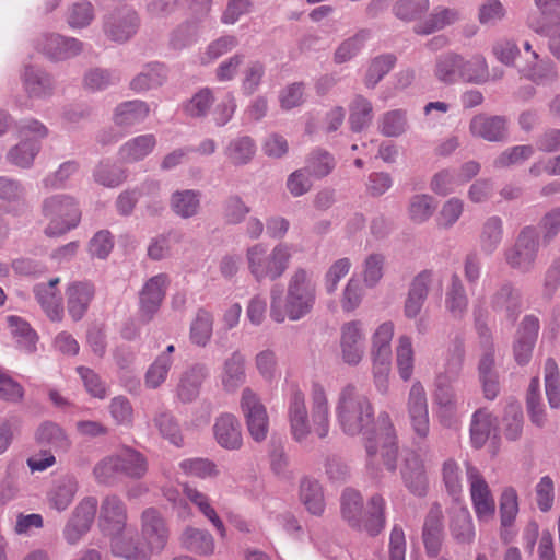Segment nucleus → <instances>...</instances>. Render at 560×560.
I'll return each mask as SVG.
<instances>
[{"label": "nucleus", "mask_w": 560, "mask_h": 560, "mask_svg": "<svg viewBox=\"0 0 560 560\" xmlns=\"http://www.w3.org/2000/svg\"><path fill=\"white\" fill-rule=\"evenodd\" d=\"M520 72L538 85L555 82L558 78L556 66L549 59L539 58L538 61H528Z\"/></svg>", "instance_id": "09e8293b"}, {"label": "nucleus", "mask_w": 560, "mask_h": 560, "mask_svg": "<svg viewBox=\"0 0 560 560\" xmlns=\"http://www.w3.org/2000/svg\"><path fill=\"white\" fill-rule=\"evenodd\" d=\"M396 57L393 54H384L371 60L365 77L364 84L369 89H374L377 83L394 68Z\"/></svg>", "instance_id": "13d9d810"}, {"label": "nucleus", "mask_w": 560, "mask_h": 560, "mask_svg": "<svg viewBox=\"0 0 560 560\" xmlns=\"http://www.w3.org/2000/svg\"><path fill=\"white\" fill-rule=\"evenodd\" d=\"M255 152V142L248 136H243L231 140L224 149V154L229 162L235 166L249 163L254 158Z\"/></svg>", "instance_id": "de8ad7c7"}, {"label": "nucleus", "mask_w": 560, "mask_h": 560, "mask_svg": "<svg viewBox=\"0 0 560 560\" xmlns=\"http://www.w3.org/2000/svg\"><path fill=\"white\" fill-rule=\"evenodd\" d=\"M166 79L167 71L163 65L150 63L131 80L130 88L137 93H142L163 85Z\"/></svg>", "instance_id": "37998d69"}, {"label": "nucleus", "mask_w": 560, "mask_h": 560, "mask_svg": "<svg viewBox=\"0 0 560 560\" xmlns=\"http://www.w3.org/2000/svg\"><path fill=\"white\" fill-rule=\"evenodd\" d=\"M139 26V18L132 9L122 8L112 13L105 21L104 32L114 42L122 43L131 38Z\"/></svg>", "instance_id": "412c9836"}, {"label": "nucleus", "mask_w": 560, "mask_h": 560, "mask_svg": "<svg viewBox=\"0 0 560 560\" xmlns=\"http://www.w3.org/2000/svg\"><path fill=\"white\" fill-rule=\"evenodd\" d=\"M22 81L24 90L31 97L46 96L52 89L49 75L32 66L25 67Z\"/></svg>", "instance_id": "49530a36"}, {"label": "nucleus", "mask_w": 560, "mask_h": 560, "mask_svg": "<svg viewBox=\"0 0 560 560\" xmlns=\"http://www.w3.org/2000/svg\"><path fill=\"white\" fill-rule=\"evenodd\" d=\"M94 179L105 187H117L122 184L127 178V173L124 168L109 161H102L95 167L93 173Z\"/></svg>", "instance_id": "bf43d9fd"}, {"label": "nucleus", "mask_w": 560, "mask_h": 560, "mask_svg": "<svg viewBox=\"0 0 560 560\" xmlns=\"http://www.w3.org/2000/svg\"><path fill=\"white\" fill-rule=\"evenodd\" d=\"M366 468L377 476L382 466L395 471L398 459L397 434L387 412H380L376 430L365 438Z\"/></svg>", "instance_id": "20e7f679"}, {"label": "nucleus", "mask_w": 560, "mask_h": 560, "mask_svg": "<svg viewBox=\"0 0 560 560\" xmlns=\"http://www.w3.org/2000/svg\"><path fill=\"white\" fill-rule=\"evenodd\" d=\"M213 328V316L210 312L200 308L196 314V318L190 326V339L198 346H206L211 336Z\"/></svg>", "instance_id": "0e129e2a"}, {"label": "nucleus", "mask_w": 560, "mask_h": 560, "mask_svg": "<svg viewBox=\"0 0 560 560\" xmlns=\"http://www.w3.org/2000/svg\"><path fill=\"white\" fill-rule=\"evenodd\" d=\"M369 36L368 30H360L353 36L341 42L334 54L335 62L345 63L354 58L364 47Z\"/></svg>", "instance_id": "4d7b16f0"}, {"label": "nucleus", "mask_w": 560, "mask_h": 560, "mask_svg": "<svg viewBox=\"0 0 560 560\" xmlns=\"http://www.w3.org/2000/svg\"><path fill=\"white\" fill-rule=\"evenodd\" d=\"M467 482L474 511L479 522H488L494 517L495 501L488 482L480 470L471 463H465Z\"/></svg>", "instance_id": "ddd939ff"}, {"label": "nucleus", "mask_w": 560, "mask_h": 560, "mask_svg": "<svg viewBox=\"0 0 560 560\" xmlns=\"http://www.w3.org/2000/svg\"><path fill=\"white\" fill-rule=\"evenodd\" d=\"M201 192L195 189L176 190L172 194L170 206L172 211L182 219H189L200 210Z\"/></svg>", "instance_id": "a19ab883"}, {"label": "nucleus", "mask_w": 560, "mask_h": 560, "mask_svg": "<svg viewBox=\"0 0 560 560\" xmlns=\"http://www.w3.org/2000/svg\"><path fill=\"white\" fill-rule=\"evenodd\" d=\"M299 499L307 512L320 516L325 511V495L318 480L311 477H303L299 485Z\"/></svg>", "instance_id": "72a5a7b5"}, {"label": "nucleus", "mask_w": 560, "mask_h": 560, "mask_svg": "<svg viewBox=\"0 0 560 560\" xmlns=\"http://www.w3.org/2000/svg\"><path fill=\"white\" fill-rule=\"evenodd\" d=\"M60 282L58 277L50 279L47 283H37L33 288L36 301L46 316L51 322H61L65 315L62 299L57 289Z\"/></svg>", "instance_id": "5701e85b"}, {"label": "nucleus", "mask_w": 560, "mask_h": 560, "mask_svg": "<svg viewBox=\"0 0 560 560\" xmlns=\"http://www.w3.org/2000/svg\"><path fill=\"white\" fill-rule=\"evenodd\" d=\"M148 470L145 457L136 450L124 448L107 456L94 467V475L100 482H109L116 475L141 478Z\"/></svg>", "instance_id": "1a4fd4ad"}, {"label": "nucleus", "mask_w": 560, "mask_h": 560, "mask_svg": "<svg viewBox=\"0 0 560 560\" xmlns=\"http://www.w3.org/2000/svg\"><path fill=\"white\" fill-rule=\"evenodd\" d=\"M396 361L401 380L408 382L413 371V348L409 336L402 335L398 338Z\"/></svg>", "instance_id": "e2e57ef3"}, {"label": "nucleus", "mask_w": 560, "mask_h": 560, "mask_svg": "<svg viewBox=\"0 0 560 560\" xmlns=\"http://www.w3.org/2000/svg\"><path fill=\"white\" fill-rule=\"evenodd\" d=\"M245 259L248 272L256 282L276 281L288 270L292 259V248L287 243H278L269 250L262 243L247 247Z\"/></svg>", "instance_id": "423d86ee"}, {"label": "nucleus", "mask_w": 560, "mask_h": 560, "mask_svg": "<svg viewBox=\"0 0 560 560\" xmlns=\"http://www.w3.org/2000/svg\"><path fill=\"white\" fill-rule=\"evenodd\" d=\"M67 310L73 322L81 320L95 296V285L90 281H74L66 289Z\"/></svg>", "instance_id": "4be33fe9"}, {"label": "nucleus", "mask_w": 560, "mask_h": 560, "mask_svg": "<svg viewBox=\"0 0 560 560\" xmlns=\"http://www.w3.org/2000/svg\"><path fill=\"white\" fill-rule=\"evenodd\" d=\"M503 221L498 215L489 217L482 224L479 244L482 253L492 255L503 240Z\"/></svg>", "instance_id": "a18cd8bd"}, {"label": "nucleus", "mask_w": 560, "mask_h": 560, "mask_svg": "<svg viewBox=\"0 0 560 560\" xmlns=\"http://www.w3.org/2000/svg\"><path fill=\"white\" fill-rule=\"evenodd\" d=\"M460 18V12L457 9L436 7L423 22L415 25L413 32L417 35H430L454 25Z\"/></svg>", "instance_id": "473e14b6"}, {"label": "nucleus", "mask_w": 560, "mask_h": 560, "mask_svg": "<svg viewBox=\"0 0 560 560\" xmlns=\"http://www.w3.org/2000/svg\"><path fill=\"white\" fill-rule=\"evenodd\" d=\"M504 435L510 441H516L521 438L523 432V410L518 402H510L504 411L503 417Z\"/></svg>", "instance_id": "69168bd1"}, {"label": "nucleus", "mask_w": 560, "mask_h": 560, "mask_svg": "<svg viewBox=\"0 0 560 560\" xmlns=\"http://www.w3.org/2000/svg\"><path fill=\"white\" fill-rule=\"evenodd\" d=\"M127 518L126 504L119 497L112 494L103 499L100 509L98 526L104 534L113 537L122 534Z\"/></svg>", "instance_id": "6ab92c4d"}, {"label": "nucleus", "mask_w": 560, "mask_h": 560, "mask_svg": "<svg viewBox=\"0 0 560 560\" xmlns=\"http://www.w3.org/2000/svg\"><path fill=\"white\" fill-rule=\"evenodd\" d=\"M407 128V113L402 109L386 112L378 120V131L385 137H399L406 132Z\"/></svg>", "instance_id": "5fc2aeb1"}, {"label": "nucleus", "mask_w": 560, "mask_h": 560, "mask_svg": "<svg viewBox=\"0 0 560 560\" xmlns=\"http://www.w3.org/2000/svg\"><path fill=\"white\" fill-rule=\"evenodd\" d=\"M150 113L149 105L140 100L128 101L115 108L114 122L121 128H129L141 124Z\"/></svg>", "instance_id": "e433bc0d"}, {"label": "nucleus", "mask_w": 560, "mask_h": 560, "mask_svg": "<svg viewBox=\"0 0 560 560\" xmlns=\"http://www.w3.org/2000/svg\"><path fill=\"white\" fill-rule=\"evenodd\" d=\"M213 434L218 444L225 450L236 451L243 445L241 423L232 413H222L215 419Z\"/></svg>", "instance_id": "bb28decb"}, {"label": "nucleus", "mask_w": 560, "mask_h": 560, "mask_svg": "<svg viewBox=\"0 0 560 560\" xmlns=\"http://www.w3.org/2000/svg\"><path fill=\"white\" fill-rule=\"evenodd\" d=\"M441 474L446 492L454 500H458L463 493V478L458 463L454 458L445 459L442 463Z\"/></svg>", "instance_id": "6e6d98bb"}, {"label": "nucleus", "mask_w": 560, "mask_h": 560, "mask_svg": "<svg viewBox=\"0 0 560 560\" xmlns=\"http://www.w3.org/2000/svg\"><path fill=\"white\" fill-rule=\"evenodd\" d=\"M312 397V419L310 421L305 397L299 389L293 390L289 407L288 418L293 440L303 443L311 433L318 439H325L329 433V407L327 396L323 387H314Z\"/></svg>", "instance_id": "f03ea898"}, {"label": "nucleus", "mask_w": 560, "mask_h": 560, "mask_svg": "<svg viewBox=\"0 0 560 560\" xmlns=\"http://www.w3.org/2000/svg\"><path fill=\"white\" fill-rule=\"evenodd\" d=\"M385 509V499L378 493L369 499L368 511L364 510V500L358 490L346 488L340 495L341 518L352 529L370 536H376L384 529Z\"/></svg>", "instance_id": "7ed1b4c3"}, {"label": "nucleus", "mask_w": 560, "mask_h": 560, "mask_svg": "<svg viewBox=\"0 0 560 560\" xmlns=\"http://www.w3.org/2000/svg\"><path fill=\"white\" fill-rule=\"evenodd\" d=\"M469 299L458 273L450 277L445 292V308L454 319H463L467 313Z\"/></svg>", "instance_id": "2f4dec72"}, {"label": "nucleus", "mask_w": 560, "mask_h": 560, "mask_svg": "<svg viewBox=\"0 0 560 560\" xmlns=\"http://www.w3.org/2000/svg\"><path fill=\"white\" fill-rule=\"evenodd\" d=\"M213 102L212 90L210 88H202L184 104V112L191 118H203L208 115Z\"/></svg>", "instance_id": "052dcab7"}, {"label": "nucleus", "mask_w": 560, "mask_h": 560, "mask_svg": "<svg viewBox=\"0 0 560 560\" xmlns=\"http://www.w3.org/2000/svg\"><path fill=\"white\" fill-rule=\"evenodd\" d=\"M497 428V419L486 411L478 409L474 412L470 422V442L472 447L479 450L489 440L492 431Z\"/></svg>", "instance_id": "ea45409f"}, {"label": "nucleus", "mask_w": 560, "mask_h": 560, "mask_svg": "<svg viewBox=\"0 0 560 560\" xmlns=\"http://www.w3.org/2000/svg\"><path fill=\"white\" fill-rule=\"evenodd\" d=\"M405 487L416 497L422 498L428 493L429 480L423 458L415 453H409L400 469Z\"/></svg>", "instance_id": "aec40b11"}, {"label": "nucleus", "mask_w": 560, "mask_h": 560, "mask_svg": "<svg viewBox=\"0 0 560 560\" xmlns=\"http://www.w3.org/2000/svg\"><path fill=\"white\" fill-rule=\"evenodd\" d=\"M434 276V270L423 269L411 279L404 301V315L406 318L415 319L420 315L429 296Z\"/></svg>", "instance_id": "f3484780"}, {"label": "nucleus", "mask_w": 560, "mask_h": 560, "mask_svg": "<svg viewBox=\"0 0 560 560\" xmlns=\"http://www.w3.org/2000/svg\"><path fill=\"white\" fill-rule=\"evenodd\" d=\"M316 298V282L312 272L298 267L288 279L284 298L277 288L271 289L270 317L276 323H283L287 318L298 322L313 312Z\"/></svg>", "instance_id": "f257e3e1"}, {"label": "nucleus", "mask_w": 560, "mask_h": 560, "mask_svg": "<svg viewBox=\"0 0 560 560\" xmlns=\"http://www.w3.org/2000/svg\"><path fill=\"white\" fill-rule=\"evenodd\" d=\"M433 399L441 421L446 423L455 413L458 402L452 387H436Z\"/></svg>", "instance_id": "774afa93"}, {"label": "nucleus", "mask_w": 560, "mask_h": 560, "mask_svg": "<svg viewBox=\"0 0 560 560\" xmlns=\"http://www.w3.org/2000/svg\"><path fill=\"white\" fill-rule=\"evenodd\" d=\"M240 406L250 438L256 443L265 442L270 422L267 408L259 396L250 388H246L242 393Z\"/></svg>", "instance_id": "9b49d317"}, {"label": "nucleus", "mask_w": 560, "mask_h": 560, "mask_svg": "<svg viewBox=\"0 0 560 560\" xmlns=\"http://www.w3.org/2000/svg\"><path fill=\"white\" fill-rule=\"evenodd\" d=\"M110 547L115 556L126 560H150L151 556L155 553L144 541L139 542L121 534L112 538Z\"/></svg>", "instance_id": "58836bf2"}, {"label": "nucleus", "mask_w": 560, "mask_h": 560, "mask_svg": "<svg viewBox=\"0 0 560 560\" xmlns=\"http://www.w3.org/2000/svg\"><path fill=\"white\" fill-rule=\"evenodd\" d=\"M435 202L432 196L427 194L415 195L408 205V215L415 223L427 222L435 211Z\"/></svg>", "instance_id": "680f3d73"}, {"label": "nucleus", "mask_w": 560, "mask_h": 560, "mask_svg": "<svg viewBox=\"0 0 560 560\" xmlns=\"http://www.w3.org/2000/svg\"><path fill=\"white\" fill-rule=\"evenodd\" d=\"M96 510L97 500L94 497H86L79 502L63 528L68 544L75 545L91 529Z\"/></svg>", "instance_id": "2eb2a0df"}, {"label": "nucleus", "mask_w": 560, "mask_h": 560, "mask_svg": "<svg viewBox=\"0 0 560 560\" xmlns=\"http://www.w3.org/2000/svg\"><path fill=\"white\" fill-rule=\"evenodd\" d=\"M7 322L16 346L25 352H34L36 350L38 336L31 325L15 315L8 316Z\"/></svg>", "instance_id": "c03bdc74"}, {"label": "nucleus", "mask_w": 560, "mask_h": 560, "mask_svg": "<svg viewBox=\"0 0 560 560\" xmlns=\"http://www.w3.org/2000/svg\"><path fill=\"white\" fill-rule=\"evenodd\" d=\"M0 200L10 212L25 205V188L16 179L0 176Z\"/></svg>", "instance_id": "8fccbe9b"}, {"label": "nucleus", "mask_w": 560, "mask_h": 560, "mask_svg": "<svg viewBox=\"0 0 560 560\" xmlns=\"http://www.w3.org/2000/svg\"><path fill=\"white\" fill-rule=\"evenodd\" d=\"M443 511L439 503L430 508L422 528V540L429 557H438L443 544Z\"/></svg>", "instance_id": "393cba45"}, {"label": "nucleus", "mask_w": 560, "mask_h": 560, "mask_svg": "<svg viewBox=\"0 0 560 560\" xmlns=\"http://www.w3.org/2000/svg\"><path fill=\"white\" fill-rule=\"evenodd\" d=\"M335 159L328 151L316 149L307 156L304 168L310 176L320 179L329 175L335 168Z\"/></svg>", "instance_id": "603ef678"}, {"label": "nucleus", "mask_w": 560, "mask_h": 560, "mask_svg": "<svg viewBox=\"0 0 560 560\" xmlns=\"http://www.w3.org/2000/svg\"><path fill=\"white\" fill-rule=\"evenodd\" d=\"M35 441L40 445L50 446L55 452L66 453L71 447V440L66 431L52 421H44L38 425Z\"/></svg>", "instance_id": "f704fd0d"}, {"label": "nucleus", "mask_w": 560, "mask_h": 560, "mask_svg": "<svg viewBox=\"0 0 560 560\" xmlns=\"http://www.w3.org/2000/svg\"><path fill=\"white\" fill-rule=\"evenodd\" d=\"M179 540L184 549L199 556H210L214 551V538L206 529L187 526Z\"/></svg>", "instance_id": "c9c22d12"}, {"label": "nucleus", "mask_w": 560, "mask_h": 560, "mask_svg": "<svg viewBox=\"0 0 560 560\" xmlns=\"http://www.w3.org/2000/svg\"><path fill=\"white\" fill-rule=\"evenodd\" d=\"M490 306L493 312L514 323L522 308L521 295L511 283H504L492 295Z\"/></svg>", "instance_id": "c85d7f7f"}, {"label": "nucleus", "mask_w": 560, "mask_h": 560, "mask_svg": "<svg viewBox=\"0 0 560 560\" xmlns=\"http://www.w3.org/2000/svg\"><path fill=\"white\" fill-rule=\"evenodd\" d=\"M337 417L346 434H369L368 428L373 422V408L366 396L355 387H345L339 396Z\"/></svg>", "instance_id": "0eeeda50"}, {"label": "nucleus", "mask_w": 560, "mask_h": 560, "mask_svg": "<svg viewBox=\"0 0 560 560\" xmlns=\"http://www.w3.org/2000/svg\"><path fill=\"white\" fill-rule=\"evenodd\" d=\"M472 136L490 142L503 141L506 138V119L503 116L476 115L469 124Z\"/></svg>", "instance_id": "cd10ccee"}, {"label": "nucleus", "mask_w": 560, "mask_h": 560, "mask_svg": "<svg viewBox=\"0 0 560 560\" xmlns=\"http://www.w3.org/2000/svg\"><path fill=\"white\" fill-rule=\"evenodd\" d=\"M40 150L37 140H24L11 148L7 154L8 161L21 168H28Z\"/></svg>", "instance_id": "3c124183"}, {"label": "nucleus", "mask_w": 560, "mask_h": 560, "mask_svg": "<svg viewBox=\"0 0 560 560\" xmlns=\"http://www.w3.org/2000/svg\"><path fill=\"white\" fill-rule=\"evenodd\" d=\"M185 497L197 506L199 512L209 520L221 536L225 535V526L210 503L209 497L188 483L183 485Z\"/></svg>", "instance_id": "79ce46f5"}, {"label": "nucleus", "mask_w": 560, "mask_h": 560, "mask_svg": "<svg viewBox=\"0 0 560 560\" xmlns=\"http://www.w3.org/2000/svg\"><path fill=\"white\" fill-rule=\"evenodd\" d=\"M448 529L452 538L459 545H471L476 530L470 512L465 506H456L450 511Z\"/></svg>", "instance_id": "c756f323"}, {"label": "nucleus", "mask_w": 560, "mask_h": 560, "mask_svg": "<svg viewBox=\"0 0 560 560\" xmlns=\"http://www.w3.org/2000/svg\"><path fill=\"white\" fill-rule=\"evenodd\" d=\"M180 469L187 476L200 479L214 478L219 475L217 465L208 458H188L179 463Z\"/></svg>", "instance_id": "338daca9"}, {"label": "nucleus", "mask_w": 560, "mask_h": 560, "mask_svg": "<svg viewBox=\"0 0 560 560\" xmlns=\"http://www.w3.org/2000/svg\"><path fill=\"white\" fill-rule=\"evenodd\" d=\"M364 331L360 320L345 323L341 327L340 346L345 362L358 364L364 353Z\"/></svg>", "instance_id": "b1692460"}, {"label": "nucleus", "mask_w": 560, "mask_h": 560, "mask_svg": "<svg viewBox=\"0 0 560 560\" xmlns=\"http://www.w3.org/2000/svg\"><path fill=\"white\" fill-rule=\"evenodd\" d=\"M43 214L49 221L45 229L48 236H58L74 229L81 220L77 200L69 195H54L43 202Z\"/></svg>", "instance_id": "6e6552de"}, {"label": "nucleus", "mask_w": 560, "mask_h": 560, "mask_svg": "<svg viewBox=\"0 0 560 560\" xmlns=\"http://www.w3.org/2000/svg\"><path fill=\"white\" fill-rule=\"evenodd\" d=\"M434 77L447 85L459 81L480 84L488 81L489 69L482 55L477 54L466 59L460 54L447 51L436 58Z\"/></svg>", "instance_id": "39448f33"}, {"label": "nucleus", "mask_w": 560, "mask_h": 560, "mask_svg": "<svg viewBox=\"0 0 560 560\" xmlns=\"http://www.w3.org/2000/svg\"><path fill=\"white\" fill-rule=\"evenodd\" d=\"M37 48L51 59L65 60L79 55L83 43L73 37L47 34L38 40Z\"/></svg>", "instance_id": "a878e982"}, {"label": "nucleus", "mask_w": 560, "mask_h": 560, "mask_svg": "<svg viewBox=\"0 0 560 560\" xmlns=\"http://www.w3.org/2000/svg\"><path fill=\"white\" fill-rule=\"evenodd\" d=\"M170 285L166 273H159L148 279L139 292L140 318L149 322L160 310Z\"/></svg>", "instance_id": "dca6fc26"}, {"label": "nucleus", "mask_w": 560, "mask_h": 560, "mask_svg": "<svg viewBox=\"0 0 560 560\" xmlns=\"http://www.w3.org/2000/svg\"><path fill=\"white\" fill-rule=\"evenodd\" d=\"M407 417L418 444H423L430 435V416L425 392L423 387H411L407 404Z\"/></svg>", "instance_id": "4468645a"}, {"label": "nucleus", "mask_w": 560, "mask_h": 560, "mask_svg": "<svg viewBox=\"0 0 560 560\" xmlns=\"http://www.w3.org/2000/svg\"><path fill=\"white\" fill-rule=\"evenodd\" d=\"M395 324L386 320L378 325L371 337L373 373L377 382L386 380L392 365V340Z\"/></svg>", "instance_id": "f8f14e48"}, {"label": "nucleus", "mask_w": 560, "mask_h": 560, "mask_svg": "<svg viewBox=\"0 0 560 560\" xmlns=\"http://www.w3.org/2000/svg\"><path fill=\"white\" fill-rule=\"evenodd\" d=\"M373 118V106L372 103L363 97L357 95L350 105L349 124L351 130L359 132L370 125Z\"/></svg>", "instance_id": "864d4df0"}, {"label": "nucleus", "mask_w": 560, "mask_h": 560, "mask_svg": "<svg viewBox=\"0 0 560 560\" xmlns=\"http://www.w3.org/2000/svg\"><path fill=\"white\" fill-rule=\"evenodd\" d=\"M78 490L79 483L74 476L59 477L47 493L49 506L58 512L66 511L73 502Z\"/></svg>", "instance_id": "7c9ffc66"}, {"label": "nucleus", "mask_w": 560, "mask_h": 560, "mask_svg": "<svg viewBox=\"0 0 560 560\" xmlns=\"http://www.w3.org/2000/svg\"><path fill=\"white\" fill-rule=\"evenodd\" d=\"M142 540L155 553L161 552L170 537V530L161 513L154 508H148L141 513Z\"/></svg>", "instance_id": "a211bd4d"}, {"label": "nucleus", "mask_w": 560, "mask_h": 560, "mask_svg": "<svg viewBox=\"0 0 560 560\" xmlns=\"http://www.w3.org/2000/svg\"><path fill=\"white\" fill-rule=\"evenodd\" d=\"M156 147V138L152 133L137 136L119 148V158L124 162L132 163L143 160Z\"/></svg>", "instance_id": "4c0bfd02"}, {"label": "nucleus", "mask_w": 560, "mask_h": 560, "mask_svg": "<svg viewBox=\"0 0 560 560\" xmlns=\"http://www.w3.org/2000/svg\"><path fill=\"white\" fill-rule=\"evenodd\" d=\"M539 253V235L532 225L524 226L514 244L504 250L505 262L514 270L530 272L536 265Z\"/></svg>", "instance_id": "9d476101"}]
</instances>
